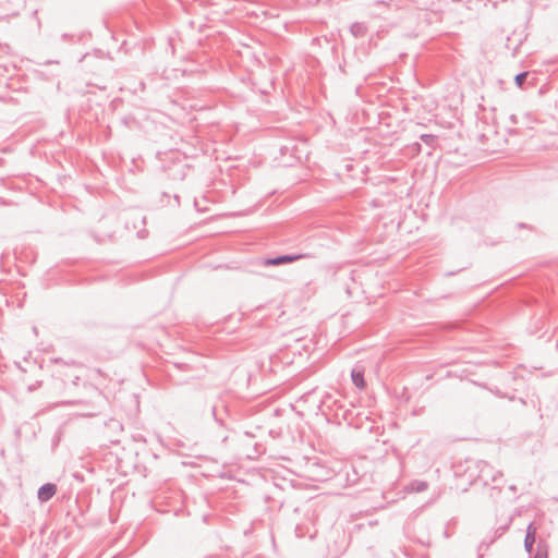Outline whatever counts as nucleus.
Here are the masks:
<instances>
[{
  "mask_svg": "<svg viewBox=\"0 0 558 558\" xmlns=\"http://www.w3.org/2000/svg\"><path fill=\"white\" fill-rule=\"evenodd\" d=\"M480 473L478 478L483 482L484 485H488L489 483H496L499 477H501V472L495 471L493 466H490L486 462L478 463Z\"/></svg>",
  "mask_w": 558,
  "mask_h": 558,
  "instance_id": "f257e3e1",
  "label": "nucleus"
},
{
  "mask_svg": "<svg viewBox=\"0 0 558 558\" xmlns=\"http://www.w3.org/2000/svg\"><path fill=\"white\" fill-rule=\"evenodd\" d=\"M536 533L537 526L534 524V522L530 523L526 527V535L524 538V548L530 556H532L533 546L536 542Z\"/></svg>",
  "mask_w": 558,
  "mask_h": 558,
  "instance_id": "f03ea898",
  "label": "nucleus"
},
{
  "mask_svg": "<svg viewBox=\"0 0 558 558\" xmlns=\"http://www.w3.org/2000/svg\"><path fill=\"white\" fill-rule=\"evenodd\" d=\"M57 493V486L52 483H46L38 489L37 497L40 502H46L51 499Z\"/></svg>",
  "mask_w": 558,
  "mask_h": 558,
  "instance_id": "7ed1b4c3",
  "label": "nucleus"
},
{
  "mask_svg": "<svg viewBox=\"0 0 558 558\" xmlns=\"http://www.w3.org/2000/svg\"><path fill=\"white\" fill-rule=\"evenodd\" d=\"M305 255L302 254H289V255H280L274 258H268L266 260V265L277 266L281 264H288L303 258Z\"/></svg>",
  "mask_w": 558,
  "mask_h": 558,
  "instance_id": "20e7f679",
  "label": "nucleus"
},
{
  "mask_svg": "<svg viewBox=\"0 0 558 558\" xmlns=\"http://www.w3.org/2000/svg\"><path fill=\"white\" fill-rule=\"evenodd\" d=\"M339 396L338 392L335 393H325L322 399V405L327 409H332L333 407L341 408V404H338L340 400L337 398Z\"/></svg>",
  "mask_w": 558,
  "mask_h": 558,
  "instance_id": "39448f33",
  "label": "nucleus"
},
{
  "mask_svg": "<svg viewBox=\"0 0 558 558\" xmlns=\"http://www.w3.org/2000/svg\"><path fill=\"white\" fill-rule=\"evenodd\" d=\"M351 378H352V381L353 384L359 388V389H364L365 388V380H364V369L361 368V367H354L351 372Z\"/></svg>",
  "mask_w": 558,
  "mask_h": 558,
  "instance_id": "423d86ee",
  "label": "nucleus"
},
{
  "mask_svg": "<svg viewBox=\"0 0 558 558\" xmlns=\"http://www.w3.org/2000/svg\"><path fill=\"white\" fill-rule=\"evenodd\" d=\"M161 204L162 206H169V207H179L180 198L178 194L169 195L167 193H162Z\"/></svg>",
  "mask_w": 558,
  "mask_h": 558,
  "instance_id": "0eeeda50",
  "label": "nucleus"
},
{
  "mask_svg": "<svg viewBox=\"0 0 558 558\" xmlns=\"http://www.w3.org/2000/svg\"><path fill=\"white\" fill-rule=\"evenodd\" d=\"M350 31L356 38H362L367 34V27L364 23L355 22L351 25Z\"/></svg>",
  "mask_w": 558,
  "mask_h": 558,
  "instance_id": "6e6552de",
  "label": "nucleus"
},
{
  "mask_svg": "<svg viewBox=\"0 0 558 558\" xmlns=\"http://www.w3.org/2000/svg\"><path fill=\"white\" fill-rule=\"evenodd\" d=\"M411 488L416 493H422L428 488V484L424 481H414L411 483Z\"/></svg>",
  "mask_w": 558,
  "mask_h": 558,
  "instance_id": "1a4fd4ad",
  "label": "nucleus"
},
{
  "mask_svg": "<svg viewBox=\"0 0 558 558\" xmlns=\"http://www.w3.org/2000/svg\"><path fill=\"white\" fill-rule=\"evenodd\" d=\"M527 77V72H521L515 75L514 81L518 87H522Z\"/></svg>",
  "mask_w": 558,
  "mask_h": 558,
  "instance_id": "9d476101",
  "label": "nucleus"
},
{
  "mask_svg": "<svg viewBox=\"0 0 558 558\" xmlns=\"http://www.w3.org/2000/svg\"><path fill=\"white\" fill-rule=\"evenodd\" d=\"M435 138H436V136H435V135H433V134H422V135H421V140H422L425 144H427V145H433V144H434V142H435Z\"/></svg>",
  "mask_w": 558,
  "mask_h": 558,
  "instance_id": "9b49d317",
  "label": "nucleus"
},
{
  "mask_svg": "<svg viewBox=\"0 0 558 558\" xmlns=\"http://www.w3.org/2000/svg\"><path fill=\"white\" fill-rule=\"evenodd\" d=\"M372 205L375 207H384V206H389L390 202L381 199V198H376L372 202Z\"/></svg>",
  "mask_w": 558,
  "mask_h": 558,
  "instance_id": "f8f14e48",
  "label": "nucleus"
},
{
  "mask_svg": "<svg viewBox=\"0 0 558 558\" xmlns=\"http://www.w3.org/2000/svg\"><path fill=\"white\" fill-rule=\"evenodd\" d=\"M533 558H547V554H546V553H543V551L541 550V544H538L537 551H536V554L533 556Z\"/></svg>",
  "mask_w": 558,
  "mask_h": 558,
  "instance_id": "ddd939ff",
  "label": "nucleus"
},
{
  "mask_svg": "<svg viewBox=\"0 0 558 558\" xmlns=\"http://www.w3.org/2000/svg\"><path fill=\"white\" fill-rule=\"evenodd\" d=\"M51 361H52L53 363H57V364H58V363H63V361H62L61 359H53V360H51ZM64 364H65V365H75V366L77 365V364H76L75 362H73V361H72L71 363L64 362Z\"/></svg>",
  "mask_w": 558,
  "mask_h": 558,
  "instance_id": "4468645a",
  "label": "nucleus"
},
{
  "mask_svg": "<svg viewBox=\"0 0 558 558\" xmlns=\"http://www.w3.org/2000/svg\"><path fill=\"white\" fill-rule=\"evenodd\" d=\"M213 415H214V417H215V420H216L217 422H221V420H219V418L216 416V408H215V407L213 408Z\"/></svg>",
  "mask_w": 558,
  "mask_h": 558,
  "instance_id": "2eb2a0df",
  "label": "nucleus"
},
{
  "mask_svg": "<svg viewBox=\"0 0 558 558\" xmlns=\"http://www.w3.org/2000/svg\"><path fill=\"white\" fill-rule=\"evenodd\" d=\"M78 379H80V375H75V376H74L73 384H74V385H77Z\"/></svg>",
  "mask_w": 558,
  "mask_h": 558,
  "instance_id": "dca6fc26",
  "label": "nucleus"
},
{
  "mask_svg": "<svg viewBox=\"0 0 558 558\" xmlns=\"http://www.w3.org/2000/svg\"><path fill=\"white\" fill-rule=\"evenodd\" d=\"M511 120H512L513 122H515V117H514V116H511Z\"/></svg>",
  "mask_w": 558,
  "mask_h": 558,
  "instance_id": "f3484780",
  "label": "nucleus"
}]
</instances>
